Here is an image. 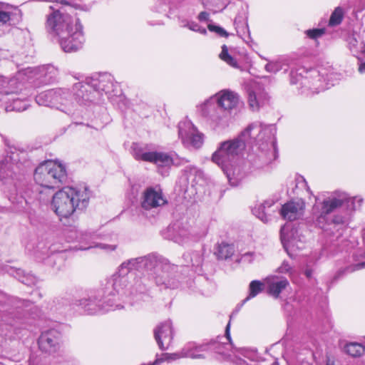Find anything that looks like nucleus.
Segmentation results:
<instances>
[{"label": "nucleus", "mask_w": 365, "mask_h": 365, "mask_svg": "<svg viewBox=\"0 0 365 365\" xmlns=\"http://www.w3.org/2000/svg\"><path fill=\"white\" fill-rule=\"evenodd\" d=\"M38 349L48 355L57 353L61 347V334L55 329L43 331L38 339Z\"/></svg>", "instance_id": "16"}, {"label": "nucleus", "mask_w": 365, "mask_h": 365, "mask_svg": "<svg viewBox=\"0 0 365 365\" xmlns=\"http://www.w3.org/2000/svg\"><path fill=\"white\" fill-rule=\"evenodd\" d=\"M329 84H330L331 86H333V85H334V83H329V82H327L325 85H321V84H320V85L317 88V89H319V90H318V91H317V93H319V92H320V91H322V90H324V89H327V88H329Z\"/></svg>", "instance_id": "54"}, {"label": "nucleus", "mask_w": 365, "mask_h": 365, "mask_svg": "<svg viewBox=\"0 0 365 365\" xmlns=\"http://www.w3.org/2000/svg\"><path fill=\"white\" fill-rule=\"evenodd\" d=\"M240 136L245 144L253 145L252 147L262 145L266 141L270 145L272 142H275L272 129L260 122H255L249 125Z\"/></svg>", "instance_id": "10"}, {"label": "nucleus", "mask_w": 365, "mask_h": 365, "mask_svg": "<svg viewBox=\"0 0 365 365\" xmlns=\"http://www.w3.org/2000/svg\"><path fill=\"white\" fill-rule=\"evenodd\" d=\"M188 179H191L197 185H202L205 182L203 172L194 165L187 166L185 170Z\"/></svg>", "instance_id": "34"}, {"label": "nucleus", "mask_w": 365, "mask_h": 365, "mask_svg": "<svg viewBox=\"0 0 365 365\" xmlns=\"http://www.w3.org/2000/svg\"><path fill=\"white\" fill-rule=\"evenodd\" d=\"M329 84H330L331 86H333V85H334V83H329V82H327L325 85H321V84H320V85L317 88V89H319V90H318V91H317V93H319V92H320V91H322V90H324V89H327V88H329Z\"/></svg>", "instance_id": "53"}, {"label": "nucleus", "mask_w": 365, "mask_h": 365, "mask_svg": "<svg viewBox=\"0 0 365 365\" xmlns=\"http://www.w3.org/2000/svg\"><path fill=\"white\" fill-rule=\"evenodd\" d=\"M327 365H334L333 362H330V361H328V363L327 364Z\"/></svg>", "instance_id": "64"}, {"label": "nucleus", "mask_w": 365, "mask_h": 365, "mask_svg": "<svg viewBox=\"0 0 365 365\" xmlns=\"http://www.w3.org/2000/svg\"><path fill=\"white\" fill-rule=\"evenodd\" d=\"M167 202L160 189L149 187L143 194L142 207L150 210L164 205Z\"/></svg>", "instance_id": "21"}, {"label": "nucleus", "mask_w": 365, "mask_h": 365, "mask_svg": "<svg viewBox=\"0 0 365 365\" xmlns=\"http://www.w3.org/2000/svg\"><path fill=\"white\" fill-rule=\"evenodd\" d=\"M245 364V361L242 360V359H239V364L240 365H244Z\"/></svg>", "instance_id": "63"}, {"label": "nucleus", "mask_w": 365, "mask_h": 365, "mask_svg": "<svg viewBox=\"0 0 365 365\" xmlns=\"http://www.w3.org/2000/svg\"><path fill=\"white\" fill-rule=\"evenodd\" d=\"M356 197H349L346 193L342 192H334L322 201L316 197L313 210L317 224L321 228H324V222L327 221L328 215L343 205H345L348 210H355L356 208Z\"/></svg>", "instance_id": "7"}, {"label": "nucleus", "mask_w": 365, "mask_h": 365, "mask_svg": "<svg viewBox=\"0 0 365 365\" xmlns=\"http://www.w3.org/2000/svg\"><path fill=\"white\" fill-rule=\"evenodd\" d=\"M169 265L163 267L161 262L154 255H148L133 258L123 262L118 267L117 273L120 277L127 278L129 273L133 270L142 271L143 269H155V283L158 286H165V288H175L177 284L174 279L170 278L168 272L163 269H168Z\"/></svg>", "instance_id": "6"}, {"label": "nucleus", "mask_w": 365, "mask_h": 365, "mask_svg": "<svg viewBox=\"0 0 365 365\" xmlns=\"http://www.w3.org/2000/svg\"><path fill=\"white\" fill-rule=\"evenodd\" d=\"M251 255H252V254H250V253H247V254L244 255L243 258H244V259H245H245H246V258H247L248 257H250V256H251Z\"/></svg>", "instance_id": "62"}, {"label": "nucleus", "mask_w": 365, "mask_h": 365, "mask_svg": "<svg viewBox=\"0 0 365 365\" xmlns=\"http://www.w3.org/2000/svg\"><path fill=\"white\" fill-rule=\"evenodd\" d=\"M97 246L100 247L103 250H105L106 251H113L116 248V245H115L100 244Z\"/></svg>", "instance_id": "51"}, {"label": "nucleus", "mask_w": 365, "mask_h": 365, "mask_svg": "<svg viewBox=\"0 0 365 365\" xmlns=\"http://www.w3.org/2000/svg\"><path fill=\"white\" fill-rule=\"evenodd\" d=\"M202 262V257L197 252H193L191 257V264L192 266L198 267Z\"/></svg>", "instance_id": "48"}, {"label": "nucleus", "mask_w": 365, "mask_h": 365, "mask_svg": "<svg viewBox=\"0 0 365 365\" xmlns=\"http://www.w3.org/2000/svg\"><path fill=\"white\" fill-rule=\"evenodd\" d=\"M110 76H105L101 79H92L89 82L83 84L78 83L76 84V89H83L82 98L83 101H95L96 95H100L101 92H110V86L111 85Z\"/></svg>", "instance_id": "12"}, {"label": "nucleus", "mask_w": 365, "mask_h": 365, "mask_svg": "<svg viewBox=\"0 0 365 365\" xmlns=\"http://www.w3.org/2000/svg\"><path fill=\"white\" fill-rule=\"evenodd\" d=\"M18 83L16 78H7L0 76V103H4V96H9V93L14 91V86Z\"/></svg>", "instance_id": "31"}, {"label": "nucleus", "mask_w": 365, "mask_h": 365, "mask_svg": "<svg viewBox=\"0 0 365 365\" xmlns=\"http://www.w3.org/2000/svg\"><path fill=\"white\" fill-rule=\"evenodd\" d=\"M344 218L343 216L336 215L330 220L327 217V221L324 222V228H322L329 234L334 235V230L340 232L344 227Z\"/></svg>", "instance_id": "30"}, {"label": "nucleus", "mask_w": 365, "mask_h": 365, "mask_svg": "<svg viewBox=\"0 0 365 365\" xmlns=\"http://www.w3.org/2000/svg\"><path fill=\"white\" fill-rule=\"evenodd\" d=\"M233 247L225 243H222L218 245L216 251V255L220 259H227L233 254Z\"/></svg>", "instance_id": "37"}, {"label": "nucleus", "mask_w": 365, "mask_h": 365, "mask_svg": "<svg viewBox=\"0 0 365 365\" xmlns=\"http://www.w3.org/2000/svg\"><path fill=\"white\" fill-rule=\"evenodd\" d=\"M55 90H48L41 93L36 97V103L40 106H55V101L56 99Z\"/></svg>", "instance_id": "33"}, {"label": "nucleus", "mask_w": 365, "mask_h": 365, "mask_svg": "<svg viewBox=\"0 0 365 365\" xmlns=\"http://www.w3.org/2000/svg\"><path fill=\"white\" fill-rule=\"evenodd\" d=\"M90 196L87 187H66L53 195L51 209L61 220L68 218L76 210L88 206Z\"/></svg>", "instance_id": "4"}, {"label": "nucleus", "mask_w": 365, "mask_h": 365, "mask_svg": "<svg viewBox=\"0 0 365 365\" xmlns=\"http://www.w3.org/2000/svg\"><path fill=\"white\" fill-rule=\"evenodd\" d=\"M41 72L43 73H45L46 76L47 75V73L50 74V76L48 77L49 79H51L53 77H55V76H56V74L57 73V71L55 69V68L53 66H47L45 68H43Z\"/></svg>", "instance_id": "49"}, {"label": "nucleus", "mask_w": 365, "mask_h": 365, "mask_svg": "<svg viewBox=\"0 0 365 365\" xmlns=\"http://www.w3.org/2000/svg\"><path fill=\"white\" fill-rule=\"evenodd\" d=\"M359 71L361 73H365V63H361L359 67Z\"/></svg>", "instance_id": "59"}, {"label": "nucleus", "mask_w": 365, "mask_h": 365, "mask_svg": "<svg viewBox=\"0 0 365 365\" xmlns=\"http://www.w3.org/2000/svg\"><path fill=\"white\" fill-rule=\"evenodd\" d=\"M133 157L138 160H143L155 164L158 167H170L172 165H180L187 163L184 158L178 160L171 154L163 152H145L140 148H133Z\"/></svg>", "instance_id": "11"}, {"label": "nucleus", "mask_w": 365, "mask_h": 365, "mask_svg": "<svg viewBox=\"0 0 365 365\" xmlns=\"http://www.w3.org/2000/svg\"><path fill=\"white\" fill-rule=\"evenodd\" d=\"M264 284L258 280L252 281L249 286V295L245 299V302L249 300L250 299L255 297L258 294H259L263 290Z\"/></svg>", "instance_id": "38"}, {"label": "nucleus", "mask_w": 365, "mask_h": 365, "mask_svg": "<svg viewBox=\"0 0 365 365\" xmlns=\"http://www.w3.org/2000/svg\"><path fill=\"white\" fill-rule=\"evenodd\" d=\"M123 295L134 296L145 292L146 284L141 278H135L133 274L127 277V282L123 284Z\"/></svg>", "instance_id": "24"}, {"label": "nucleus", "mask_w": 365, "mask_h": 365, "mask_svg": "<svg viewBox=\"0 0 365 365\" xmlns=\"http://www.w3.org/2000/svg\"><path fill=\"white\" fill-rule=\"evenodd\" d=\"M239 103L240 96L236 92L224 89L199 104L197 111L215 128H225L228 125L232 110Z\"/></svg>", "instance_id": "2"}, {"label": "nucleus", "mask_w": 365, "mask_h": 365, "mask_svg": "<svg viewBox=\"0 0 365 365\" xmlns=\"http://www.w3.org/2000/svg\"><path fill=\"white\" fill-rule=\"evenodd\" d=\"M354 267H355L354 269H362V268L365 267V262L359 263V264H356Z\"/></svg>", "instance_id": "58"}, {"label": "nucleus", "mask_w": 365, "mask_h": 365, "mask_svg": "<svg viewBox=\"0 0 365 365\" xmlns=\"http://www.w3.org/2000/svg\"><path fill=\"white\" fill-rule=\"evenodd\" d=\"M178 135L185 146L199 148L203 144V134L200 133L190 120L179 123Z\"/></svg>", "instance_id": "14"}, {"label": "nucleus", "mask_w": 365, "mask_h": 365, "mask_svg": "<svg viewBox=\"0 0 365 365\" xmlns=\"http://www.w3.org/2000/svg\"><path fill=\"white\" fill-rule=\"evenodd\" d=\"M76 84L73 86L75 93L71 95L68 89L58 88L55 89L56 94L57 93L56 99L55 101V106H73L74 103L76 102L78 104H86V101H83L82 92L83 89H76Z\"/></svg>", "instance_id": "17"}, {"label": "nucleus", "mask_w": 365, "mask_h": 365, "mask_svg": "<svg viewBox=\"0 0 365 365\" xmlns=\"http://www.w3.org/2000/svg\"><path fill=\"white\" fill-rule=\"evenodd\" d=\"M280 237L284 248L287 250L289 255V251H294V247L300 249L294 237V232L291 229L290 226L285 225L281 228Z\"/></svg>", "instance_id": "25"}, {"label": "nucleus", "mask_w": 365, "mask_h": 365, "mask_svg": "<svg viewBox=\"0 0 365 365\" xmlns=\"http://www.w3.org/2000/svg\"><path fill=\"white\" fill-rule=\"evenodd\" d=\"M305 203L304 200L289 201L282 205L280 214L283 219L289 221H294L302 217L304 213Z\"/></svg>", "instance_id": "20"}, {"label": "nucleus", "mask_w": 365, "mask_h": 365, "mask_svg": "<svg viewBox=\"0 0 365 365\" xmlns=\"http://www.w3.org/2000/svg\"><path fill=\"white\" fill-rule=\"evenodd\" d=\"M267 283L269 294L274 298H277L282 290L289 285V282L286 278H279L277 277H268Z\"/></svg>", "instance_id": "27"}, {"label": "nucleus", "mask_w": 365, "mask_h": 365, "mask_svg": "<svg viewBox=\"0 0 365 365\" xmlns=\"http://www.w3.org/2000/svg\"><path fill=\"white\" fill-rule=\"evenodd\" d=\"M324 33V30L322 29H316L312 30H307L306 31L307 35L311 38H317L320 37Z\"/></svg>", "instance_id": "45"}, {"label": "nucleus", "mask_w": 365, "mask_h": 365, "mask_svg": "<svg viewBox=\"0 0 365 365\" xmlns=\"http://www.w3.org/2000/svg\"><path fill=\"white\" fill-rule=\"evenodd\" d=\"M155 339L160 349H167L173 339V330L170 321H165L154 330Z\"/></svg>", "instance_id": "22"}, {"label": "nucleus", "mask_w": 365, "mask_h": 365, "mask_svg": "<svg viewBox=\"0 0 365 365\" xmlns=\"http://www.w3.org/2000/svg\"><path fill=\"white\" fill-rule=\"evenodd\" d=\"M36 359V358H30L29 360V365H38Z\"/></svg>", "instance_id": "57"}, {"label": "nucleus", "mask_w": 365, "mask_h": 365, "mask_svg": "<svg viewBox=\"0 0 365 365\" xmlns=\"http://www.w3.org/2000/svg\"><path fill=\"white\" fill-rule=\"evenodd\" d=\"M16 203L19 205L17 209L21 210L25 208L24 205L28 203L27 200L22 196L19 197Z\"/></svg>", "instance_id": "50"}, {"label": "nucleus", "mask_w": 365, "mask_h": 365, "mask_svg": "<svg viewBox=\"0 0 365 365\" xmlns=\"http://www.w3.org/2000/svg\"><path fill=\"white\" fill-rule=\"evenodd\" d=\"M192 344L193 347L190 349V354L192 356H183V358H191V359H204V352L208 351L209 346L207 344H197L195 342H188L185 345Z\"/></svg>", "instance_id": "35"}, {"label": "nucleus", "mask_w": 365, "mask_h": 365, "mask_svg": "<svg viewBox=\"0 0 365 365\" xmlns=\"http://www.w3.org/2000/svg\"><path fill=\"white\" fill-rule=\"evenodd\" d=\"M294 72L293 71H292L291 73H290V76H291L290 81H291V83H292V84L297 83L298 82V81H299L298 79L295 80L294 78Z\"/></svg>", "instance_id": "56"}, {"label": "nucleus", "mask_w": 365, "mask_h": 365, "mask_svg": "<svg viewBox=\"0 0 365 365\" xmlns=\"http://www.w3.org/2000/svg\"><path fill=\"white\" fill-rule=\"evenodd\" d=\"M346 41L349 50L354 55L365 53V43L357 34H349Z\"/></svg>", "instance_id": "32"}, {"label": "nucleus", "mask_w": 365, "mask_h": 365, "mask_svg": "<svg viewBox=\"0 0 365 365\" xmlns=\"http://www.w3.org/2000/svg\"><path fill=\"white\" fill-rule=\"evenodd\" d=\"M230 322H229L226 327V329H225V335H226V337L227 339V340H229V341L231 343V338H230Z\"/></svg>", "instance_id": "55"}, {"label": "nucleus", "mask_w": 365, "mask_h": 365, "mask_svg": "<svg viewBox=\"0 0 365 365\" xmlns=\"http://www.w3.org/2000/svg\"><path fill=\"white\" fill-rule=\"evenodd\" d=\"M48 31L58 38L65 52H73L82 47L85 41L83 26L78 19L59 11H53L47 18Z\"/></svg>", "instance_id": "1"}, {"label": "nucleus", "mask_w": 365, "mask_h": 365, "mask_svg": "<svg viewBox=\"0 0 365 365\" xmlns=\"http://www.w3.org/2000/svg\"><path fill=\"white\" fill-rule=\"evenodd\" d=\"M127 282V278L120 277L116 272L110 278L106 280L96 292L103 301H108L110 299L114 306V300L113 299L117 294L123 295L124 287L123 284Z\"/></svg>", "instance_id": "15"}, {"label": "nucleus", "mask_w": 365, "mask_h": 365, "mask_svg": "<svg viewBox=\"0 0 365 365\" xmlns=\"http://www.w3.org/2000/svg\"><path fill=\"white\" fill-rule=\"evenodd\" d=\"M171 240L180 245H184L193 238L190 225L187 222H175L169 230Z\"/></svg>", "instance_id": "19"}, {"label": "nucleus", "mask_w": 365, "mask_h": 365, "mask_svg": "<svg viewBox=\"0 0 365 365\" xmlns=\"http://www.w3.org/2000/svg\"><path fill=\"white\" fill-rule=\"evenodd\" d=\"M10 14L4 10V5L0 3V23L6 24L10 20Z\"/></svg>", "instance_id": "44"}, {"label": "nucleus", "mask_w": 365, "mask_h": 365, "mask_svg": "<svg viewBox=\"0 0 365 365\" xmlns=\"http://www.w3.org/2000/svg\"><path fill=\"white\" fill-rule=\"evenodd\" d=\"M284 64V61L278 60L276 61H270L265 66V70L269 73H277L283 68Z\"/></svg>", "instance_id": "41"}, {"label": "nucleus", "mask_w": 365, "mask_h": 365, "mask_svg": "<svg viewBox=\"0 0 365 365\" xmlns=\"http://www.w3.org/2000/svg\"><path fill=\"white\" fill-rule=\"evenodd\" d=\"M17 85L14 86V91L9 93V96H5V100L3 103L4 109L6 112L11 111H24L29 106V102L25 98L16 97L15 93L16 91Z\"/></svg>", "instance_id": "23"}, {"label": "nucleus", "mask_w": 365, "mask_h": 365, "mask_svg": "<svg viewBox=\"0 0 365 365\" xmlns=\"http://www.w3.org/2000/svg\"><path fill=\"white\" fill-rule=\"evenodd\" d=\"M344 351L353 357H358L364 353L365 347L359 343H349L345 346Z\"/></svg>", "instance_id": "36"}, {"label": "nucleus", "mask_w": 365, "mask_h": 365, "mask_svg": "<svg viewBox=\"0 0 365 365\" xmlns=\"http://www.w3.org/2000/svg\"><path fill=\"white\" fill-rule=\"evenodd\" d=\"M274 204V200H266L263 203L255 207L252 210L253 214L262 222L267 223L271 220L272 213L274 212L272 209Z\"/></svg>", "instance_id": "26"}, {"label": "nucleus", "mask_w": 365, "mask_h": 365, "mask_svg": "<svg viewBox=\"0 0 365 365\" xmlns=\"http://www.w3.org/2000/svg\"><path fill=\"white\" fill-rule=\"evenodd\" d=\"M277 272L282 274H292V267L289 264L287 261H284L281 266L278 267Z\"/></svg>", "instance_id": "43"}, {"label": "nucleus", "mask_w": 365, "mask_h": 365, "mask_svg": "<svg viewBox=\"0 0 365 365\" xmlns=\"http://www.w3.org/2000/svg\"><path fill=\"white\" fill-rule=\"evenodd\" d=\"M207 27L210 31L215 32L220 36L227 37L229 36V34L220 26L209 24Z\"/></svg>", "instance_id": "42"}, {"label": "nucleus", "mask_w": 365, "mask_h": 365, "mask_svg": "<svg viewBox=\"0 0 365 365\" xmlns=\"http://www.w3.org/2000/svg\"><path fill=\"white\" fill-rule=\"evenodd\" d=\"M305 274L307 277H310L312 276V271L309 269H307L305 271Z\"/></svg>", "instance_id": "61"}, {"label": "nucleus", "mask_w": 365, "mask_h": 365, "mask_svg": "<svg viewBox=\"0 0 365 365\" xmlns=\"http://www.w3.org/2000/svg\"><path fill=\"white\" fill-rule=\"evenodd\" d=\"M309 73L311 77L314 78H318V81L323 80L330 83H332L336 76V73L333 71V69L330 66L319 67L318 69H311Z\"/></svg>", "instance_id": "29"}, {"label": "nucleus", "mask_w": 365, "mask_h": 365, "mask_svg": "<svg viewBox=\"0 0 365 365\" xmlns=\"http://www.w3.org/2000/svg\"><path fill=\"white\" fill-rule=\"evenodd\" d=\"M275 142L270 145L267 141L262 145L252 147V152L246 160L237 163L231 171H227V178L230 185L237 186L248 174L261 170L268 165L276 158Z\"/></svg>", "instance_id": "3"}, {"label": "nucleus", "mask_w": 365, "mask_h": 365, "mask_svg": "<svg viewBox=\"0 0 365 365\" xmlns=\"http://www.w3.org/2000/svg\"><path fill=\"white\" fill-rule=\"evenodd\" d=\"M34 180L41 189L36 188L38 198L40 201L48 200L51 190L59 187L66 180L65 167L52 160L44 161L35 170Z\"/></svg>", "instance_id": "5"}, {"label": "nucleus", "mask_w": 365, "mask_h": 365, "mask_svg": "<svg viewBox=\"0 0 365 365\" xmlns=\"http://www.w3.org/2000/svg\"><path fill=\"white\" fill-rule=\"evenodd\" d=\"M192 347V344L185 345L183 348L181 349V351L179 352L173 354L164 353L161 354L160 356H157L156 359L153 362L152 365H157L163 361L170 362L183 358V356H192L189 352Z\"/></svg>", "instance_id": "28"}, {"label": "nucleus", "mask_w": 365, "mask_h": 365, "mask_svg": "<svg viewBox=\"0 0 365 365\" xmlns=\"http://www.w3.org/2000/svg\"><path fill=\"white\" fill-rule=\"evenodd\" d=\"M30 167L31 162L25 150L9 148L6 155L0 160V180H13L26 172Z\"/></svg>", "instance_id": "8"}, {"label": "nucleus", "mask_w": 365, "mask_h": 365, "mask_svg": "<svg viewBox=\"0 0 365 365\" xmlns=\"http://www.w3.org/2000/svg\"><path fill=\"white\" fill-rule=\"evenodd\" d=\"M248 104L250 109L257 111L269 103L268 94L259 84H253L247 91Z\"/></svg>", "instance_id": "18"}, {"label": "nucleus", "mask_w": 365, "mask_h": 365, "mask_svg": "<svg viewBox=\"0 0 365 365\" xmlns=\"http://www.w3.org/2000/svg\"><path fill=\"white\" fill-rule=\"evenodd\" d=\"M209 346L208 351L214 350L215 352L220 354H224L223 349L225 346L220 343L214 342L212 344H207Z\"/></svg>", "instance_id": "46"}, {"label": "nucleus", "mask_w": 365, "mask_h": 365, "mask_svg": "<svg viewBox=\"0 0 365 365\" xmlns=\"http://www.w3.org/2000/svg\"><path fill=\"white\" fill-rule=\"evenodd\" d=\"M74 304L83 309L88 314H96L113 309L112 300H102L96 291L91 292L88 297L76 299Z\"/></svg>", "instance_id": "13"}, {"label": "nucleus", "mask_w": 365, "mask_h": 365, "mask_svg": "<svg viewBox=\"0 0 365 365\" xmlns=\"http://www.w3.org/2000/svg\"><path fill=\"white\" fill-rule=\"evenodd\" d=\"M198 19L200 21H207L209 20V14L206 11H202L198 15Z\"/></svg>", "instance_id": "52"}, {"label": "nucleus", "mask_w": 365, "mask_h": 365, "mask_svg": "<svg viewBox=\"0 0 365 365\" xmlns=\"http://www.w3.org/2000/svg\"><path fill=\"white\" fill-rule=\"evenodd\" d=\"M220 58L230 66L234 68L238 67L237 61L229 54L227 47L225 45L222 46Z\"/></svg>", "instance_id": "40"}, {"label": "nucleus", "mask_w": 365, "mask_h": 365, "mask_svg": "<svg viewBox=\"0 0 365 365\" xmlns=\"http://www.w3.org/2000/svg\"><path fill=\"white\" fill-rule=\"evenodd\" d=\"M187 26L189 28V29H190L192 31L199 32L202 34H207V30L205 28L201 27L200 25H198L195 22L189 23V24H187Z\"/></svg>", "instance_id": "47"}, {"label": "nucleus", "mask_w": 365, "mask_h": 365, "mask_svg": "<svg viewBox=\"0 0 365 365\" xmlns=\"http://www.w3.org/2000/svg\"><path fill=\"white\" fill-rule=\"evenodd\" d=\"M246 144L239 135L237 138L221 143L212 154V160L220 166L227 175V171H232L235 165L231 162L242 153Z\"/></svg>", "instance_id": "9"}, {"label": "nucleus", "mask_w": 365, "mask_h": 365, "mask_svg": "<svg viewBox=\"0 0 365 365\" xmlns=\"http://www.w3.org/2000/svg\"><path fill=\"white\" fill-rule=\"evenodd\" d=\"M343 18L344 10L342 9V8L338 6L332 12L329 21V25L330 26H335L339 25L341 23Z\"/></svg>", "instance_id": "39"}, {"label": "nucleus", "mask_w": 365, "mask_h": 365, "mask_svg": "<svg viewBox=\"0 0 365 365\" xmlns=\"http://www.w3.org/2000/svg\"><path fill=\"white\" fill-rule=\"evenodd\" d=\"M301 181L304 185V186L307 187V190L308 192H311L310 189H309V186L307 185V182L303 177H301Z\"/></svg>", "instance_id": "60"}]
</instances>
